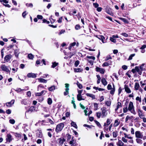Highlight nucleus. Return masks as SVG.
I'll return each mask as SVG.
<instances>
[{
    "label": "nucleus",
    "mask_w": 146,
    "mask_h": 146,
    "mask_svg": "<svg viewBox=\"0 0 146 146\" xmlns=\"http://www.w3.org/2000/svg\"><path fill=\"white\" fill-rule=\"evenodd\" d=\"M58 142L60 144H62L65 141V140L63 138H60L58 139Z\"/></svg>",
    "instance_id": "4be33fe9"
},
{
    "label": "nucleus",
    "mask_w": 146,
    "mask_h": 146,
    "mask_svg": "<svg viewBox=\"0 0 146 146\" xmlns=\"http://www.w3.org/2000/svg\"><path fill=\"white\" fill-rule=\"evenodd\" d=\"M83 126L84 127H87L89 128H91L93 126L92 125L90 126L86 124L84 125Z\"/></svg>",
    "instance_id": "e2e57ef3"
},
{
    "label": "nucleus",
    "mask_w": 146,
    "mask_h": 146,
    "mask_svg": "<svg viewBox=\"0 0 146 146\" xmlns=\"http://www.w3.org/2000/svg\"><path fill=\"white\" fill-rule=\"evenodd\" d=\"M80 63V62L78 60L76 61L74 63V65L75 66L77 67L78 65Z\"/></svg>",
    "instance_id": "6e6d98bb"
},
{
    "label": "nucleus",
    "mask_w": 146,
    "mask_h": 146,
    "mask_svg": "<svg viewBox=\"0 0 146 146\" xmlns=\"http://www.w3.org/2000/svg\"><path fill=\"white\" fill-rule=\"evenodd\" d=\"M96 115L98 118H100L101 117V113L100 112H97Z\"/></svg>",
    "instance_id": "8fccbe9b"
},
{
    "label": "nucleus",
    "mask_w": 146,
    "mask_h": 146,
    "mask_svg": "<svg viewBox=\"0 0 146 146\" xmlns=\"http://www.w3.org/2000/svg\"><path fill=\"white\" fill-rule=\"evenodd\" d=\"M122 140L124 143H126L127 142V140L124 137H123L122 138Z\"/></svg>",
    "instance_id": "338daca9"
},
{
    "label": "nucleus",
    "mask_w": 146,
    "mask_h": 146,
    "mask_svg": "<svg viewBox=\"0 0 146 146\" xmlns=\"http://www.w3.org/2000/svg\"><path fill=\"white\" fill-rule=\"evenodd\" d=\"M109 66L107 62H104L103 64H102V66L103 67L105 66Z\"/></svg>",
    "instance_id": "4d7b16f0"
},
{
    "label": "nucleus",
    "mask_w": 146,
    "mask_h": 146,
    "mask_svg": "<svg viewBox=\"0 0 146 146\" xmlns=\"http://www.w3.org/2000/svg\"><path fill=\"white\" fill-rule=\"evenodd\" d=\"M107 12L108 13L111 15H113V13L112 11H111V9H110V10H108V11H107Z\"/></svg>",
    "instance_id": "a18cd8bd"
},
{
    "label": "nucleus",
    "mask_w": 146,
    "mask_h": 146,
    "mask_svg": "<svg viewBox=\"0 0 146 146\" xmlns=\"http://www.w3.org/2000/svg\"><path fill=\"white\" fill-rule=\"evenodd\" d=\"M124 89L125 91L128 94L130 93L131 92V91L130 88L128 87V86L125 85L124 86Z\"/></svg>",
    "instance_id": "2eb2a0df"
},
{
    "label": "nucleus",
    "mask_w": 146,
    "mask_h": 146,
    "mask_svg": "<svg viewBox=\"0 0 146 146\" xmlns=\"http://www.w3.org/2000/svg\"><path fill=\"white\" fill-rule=\"evenodd\" d=\"M52 65L51 66V67L54 68L58 65V63L56 62H52Z\"/></svg>",
    "instance_id": "c756f323"
},
{
    "label": "nucleus",
    "mask_w": 146,
    "mask_h": 146,
    "mask_svg": "<svg viewBox=\"0 0 146 146\" xmlns=\"http://www.w3.org/2000/svg\"><path fill=\"white\" fill-rule=\"evenodd\" d=\"M46 131L48 132L47 133V135L50 138H51L52 136L51 133H52L54 130L51 129H46Z\"/></svg>",
    "instance_id": "9b49d317"
},
{
    "label": "nucleus",
    "mask_w": 146,
    "mask_h": 146,
    "mask_svg": "<svg viewBox=\"0 0 146 146\" xmlns=\"http://www.w3.org/2000/svg\"><path fill=\"white\" fill-rule=\"evenodd\" d=\"M71 126H73V127L75 128H76V129L77 128H78L77 126L76 123L75 122H74L73 121H72V122L71 123Z\"/></svg>",
    "instance_id": "72a5a7b5"
},
{
    "label": "nucleus",
    "mask_w": 146,
    "mask_h": 146,
    "mask_svg": "<svg viewBox=\"0 0 146 146\" xmlns=\"http://www.w3.org/2000/svg\"><path fill=\"white\" fill-rule=\"evenodd\" d=\"M111 103L110 101H108L106 102L105 104L108 106H110L111 105Z\"/></svg>",
    "instance_id": "c03bdc74"
},
{
    "label": "nucleus",
    "mask_w": 146,
    "mask_h": 146,
    "mask_svg": "<svg viewBox=\"0 0 146 146\" xmlns=\"http://www.w3.org/2000/svg\"><path fill=\"white\" fill-rule=\"evenodd\" d=\"M140 87V86L139 84L137 82H136L135 83L134 88L135 90H137L139 89Z\"/></svg>",
    "instance_id": "b1692460"
},
{
    "label": "nucleus",
    "mask_w": 146,
    "mask_h": 146,
    "mask_svg": "<svg viewBox=\"0 0 146 146\" xmlns=\"http://www.w3.org/2000/svg\"><path fill=\"white\" fill-rule=\"evenodd\" d=\"M77 85L78 87L80 89L82 88L83 86L80 83L78 82H77Z\"/></svg>",
    "instance_id": "79ce46f5"
},
{
    "label": "nucleus",
    "mask_w": 146,
    "mask_h": 146,
    "mask_svg": "<svg viewBox=\"0 0 146 146\" xmlns=\"http://www.w3.org/2000/svg\"><path fill=\"white\" fill-rule=\"evenodd\" d=\"M62 17H61L59 18L58 20L57 21L59 23H61L62 22Z\"/></svg>",
    "instance_id": "69168bd1"
},
{
    "label": "nucleus",
    "mask_w": 146,
    "mask_h": 146,
    "mask_svg": "<svg viewBox=\"0 0 146 146\" xmlns=\"http://www.w3.org/2000/svg\"><path fill=\"white\" fill-rule=\"evenodd\" d=\"M136 100L137 101H138L140 102L141 101V98L139 96H137L136 98Z\"/></svg>",
    "instance_id": "5fc2aeb1"
},
{
    "label": "nucleus",
    "mask_w": 146,
    "mask_h": 146,
    "mask_svg": "<svg viewBox=\"0 0 146 146\" xmlns=\"http://www.w3.org/2000/svg\"><path fill=\"white\" fill-rule=\"evenodd\" d=\"M135 135L136 137L140 139H142L143 135L142 133L140 131H137L135 132Z\"/></svg>",
    "instance_id": "0eeeda50"
},
{
    "label": "nucleus",
    "mask_w": 146,
    "mask_h": 146,
    "mask_svg": "<svg viewBox=\"0 0 146 146\" xmlns=\"http://www.w3.org/2000/svg\"><path fill=\"white\" fill-rule=\"evenodd\" d=\"M80 26L78 24L76 25L75 26V29L76 30H78L80 29Z\"/></svg>",
    "instance_id": "603ef678"
},
{
    "label": "nucleus",
    "mask_w": 146,
    "mask_h": 146,
    "mask_svg": "<svg viewBox=\"0 0 146 146\" xmlns=\"http://www.w3.org/2000/svg\"><path fill=\"white\" fill-rule=\"evenodd\" d=\"M101 82L103 85H104V86H106L107 84V82L106 81V79L104 78H103L102 79Z\"/></svg>",
    "instance_id": "a878e982"
},
{
    "label": "nucleus",
    "mask_w": 146,
    "mask_h": 146,
    "mask_svg": "<svg viewBox=\"0 0 146 146\" xmlns=\"http://www.w3.org/2000/svg\"><path fill=\"white\" fill-rule=\"evenodd\" d=\"M86 95L92 98V100L95 99V96L94 95L92 94L86 93Z\"/></svg>",
    "instance_id": "5701e85b"
},
{
    "label": "nucleus",
    "mask_w": 146,
    "mask_h": 146,
    "mask_svg": "<svg viewBox=\"0 0 146 146\" xmlns=\"http://www.w3.org/2000/svg\"><path fill=\"white\" fill-rule=\"evenodd\" d=\"M28 58L30 59H33L34 58L33 55L31 54H28Z\"/></svg>",
    "instance_id": "37998d69"
},
{
    "label": "nucleus",
    "mask_w": 146,
    "mask_h": 146,
    "mask_svg": "<svg viewBox=\"0 0 146 146\" xmlns=\"http://www.w3.org/2000/svg\"><path fill=\"white\" fill-rule=\"evenodd\" d=\"M111 121L112 120L111 119L108 118L107 119L106 122L104 123V126H108Z\"/></svg>",
    "instance_id": "aec40b11"
},
{
    "label": "nucleus",
    "mask_w": 146,
    "mask_h": 146,
    "mask_svg": "<svg viewBox=\"0 0 146 146\" xmlns=\"http://www.w3.org/2000/svg\"><path fill=\"white\" fill-rule=\"evenodd\" d=\"M98 38L101 40L102 42L103 43H105L106 42V39L105 40V38L104 36L102 35L99 36L98 37Z\"/></svg>",
    "instance_id": "f3484780"
},
{
    "label": "nucleus",
    "mask_w": 146,
    "mask_h": 146,
    "mask_svg": "<svg viewBox=\"0 0 146 146\" xmlns=\"http://www.w3.org/2000/svg\"><path fill=\"white\" fill-rule=\"evenodd\" d=\"M9 122L10 123L12 124H14L15 123V121L13 119H10L9 120Z\"/></svg>",
    "instance_id": "864d4df0"
},
{
    "label": "nucleus",
    "mask_w": 146,
    "mask_h": 146,
    "mask_svg": "<svg viewBox=\"0 0 146 146\" xmlns=\"http://www.w3.org/2000/svg\"><path fill=\"white\" fill-rule=\"evenodd\" d=\"M113 136L114 138H116L117 135V132L116 131H114L112 133Z\"/></svg>",
    "instance_id": "ea45409f"
},
{
    "label": "nucleus",
    "mask_w": 146,
    "mask_h": 146,
    "mask_svg": "<svg viewBox=\"0 0 146 146\" xmlns=\"http://www.w3.org/2000/svg\"><path fill=\"white\" fill-rule=\"evenodd\" d=\"M69 143L71 145V146H77L78 144L76 143V140H71L70 141Z\"/></svg>",
    "instance_id": "4468645a"
},
{
    "label": "nucleus",
    "mask_w": 146,
    "mask_h": 146,
    "mask_svg": "<svg viewBox=\"0 0 146 146\" xmlns=\"http://www.w3.org/2000/svg\"><path fill=\"white\" fill-rule=\"evenodd\" d=\"M94 106L96 110H97L98 109V106L97 104L96 103H94Z\"/></svg>",
    "instance_id": "052dcab7"
},
{
    "label": "nucleus",
    "mask_w": 146,
    "mask_h": 146,
    "mask_svg": "<svg viewBox=\"0 0 146 146\" xmlns=\"http://www.w3.org/2000/svg\"><path fill=\"white\" fill-rule=\"evenodd\" d=\"M37 17L38 19H43V17L41 15H38Z\"/></svg>",
    "instance_id": "774afa93"
},
{
    "label": "nucleus",
    "mask_w": 146,
    "mask_h": 146,
    "mask_svg": "<svg viewBox=\"0 0 146 146\" xmlns=\"http://www.w3.org/2000/svg\"><path fill=\"white\" fill-rule=\"evenodd\" d=\"M14 102L15 100H12L11 102L6 103V104L7 106L10 107H11L12 104H14Z\"/></svg>",
    "instance_id": "a211bd4d"
},
{
    "label": "nucleus",
    "mask_w": 146,
    "mask_h": 146,
    "mask_svg": "<svg viewBox=\"0 0 146 146\" xmlns=\"http://www.w3.org/2000/svg\"><path fill=\"white\" fill-rule=\"evenodd\" d=\"M128 111V109L127 108V107H126L125 108H123V112L124 113H126Z\"/></svg>",
    "instance_id": "0e129e2a"
},
{
    "label": "nucleus",
    "mask_w": 146,
    "mask_h": 146,
    "mask_svg": "<svg viewBox=\"0 0 146 146\" xmlns=\"http://www.w3.org/2000/svg\"><path fill=\"white\" fill-rule=\"evenodd\" d=\"M26 5L27 7H29L31 8L33 7V4L31 3H26Z\"/></svg>",
    "instance_id": "de8ad7c7"
},
{
    "label": "nucleus",
    "mask_w": 146,
    "mask_h": 146,
    "mask_svg": "<svg viewBox=\"0 0 146 146\" xmlns=\"http://www.w3.org/2000/svg\"><path fill=\"white\" fill-rule=\"evenodd\" d=\"M101 110L102 111V117L104 118L106 117L108 114L107 113L108 110H106V108L105 107H103L101 108Z\"/></svg>",
    "instance_id": "7ed1b4c3"
},
{
    "label": "nucleus",
    "mask_w": 146,
    "mask_h": 146,
    "mask_svg": "<svg viewBox=\"0 0 146 146\" xmlns=\"http://www.w3.org/2000/svg\"><path fill=\"white\" fill-rule=\"evenodd\" d=\"M12 56L11 54L6 55L4 58V63L9 62L12 57Z\"/></svg>",
    "instance_id": "423d86ee"
},
{
    "label": "nucleus",
    "mask_w": 146,
    "mask_h": 146,
    "mask_svg": "<svg viewBox=\"0 0 146 146\" xmlns=\"http://www.w3.org/2000/svg\"><path fill=\"white\" fill-rule=\"evenodd\" d=\"M0 2L2 3L3 2L5 3H8V1L7 0H0Z\"/></svg>",
    "instance_id": "bf43d9fd"
},
{
    "label": "nucleus",
    "mask_w": 146,
    "mask_h": 146,
    "mask_svg": "<svg viewBox=\"0 0 146 146\" xmlns=\"http://www.w3.org/2000/svg\"><path fill=\"white\" fill-rule=\"evenodd\" d=\"M77 100L78 101H80L81 100H84V99L82 98V96L81 95H77Z\"/></svg>",
    "instance_id": "7c9ffc66"
},
{
    "label": "nucleus",
    "mask_w": 146,
    "mask_h": 146,
    "mask_svg": "<svg viewBox=\"0 0 146 146\" xmlns=\"http://www.w3.org/2000/svg\"><path fill=\"white\" fill-rule=\"evenodd\" d=\"M121 35L126 37H127L128 36V35L126 33H122L121 34Z\"/></svg>",
    "instance_id": "680f3d73"
},
{
    "label": "nucleus",
    "mask_w": 146,
    "mask_h": 146,
    "mask_svg": "<svg viewBox=\"0 0 146 146\" xmlns=\"http://www.w3.org/2000/svg\"><path fill=\"white\" fill-rule=\"evenodd\" d=\"M135 54H131L128 59V60H131L132 59L133 57L135 56Z\"/></svg>",
    "instance_id": "e433bc0d"
},
{
    "label": "nucleus",
    "mask_w": 146,
    "mask_h": 146,
    "mask_svg": "<svg viewBox=\"0 0 146 146\" xmlns=\"http://www.w3.org/2000/svg\"><path fill=\"white\" fill-rule=\"evenodd\" d=\"M35 110V108L34 106H31L30 108L26 112V113H31L32 112L34 111Z\"/></svg>",
    "instance_id": "ddd939ff"
},
{
    "label": "nucleus",
    "mask_w": 146,
    "mask_h": 146,
    "mask_svg": "<svg viewBox=\"0 0 146 146\" xmlns=\"http://www.w3.org/2000/svg\"><path fill=\"white\" fill-rule=\"evenodd\" d=\"M136 141L137 143L138 144H141L142 143V140L139 138H137L136 139Z\"/></svg>",
    "instance_id": "473e14b6"
},
{
    "label": "nucleus",
    "mask_w": 146,
    "mask_h": 146,
    "mask_svg": "<svg viewBox=\"0 0 146 146\" xmlns=\"http://www.w3.org/2000/svg\"><path fill=\"white\" fill-rule=\"evenodd\" d=\"M121 103L120 102H118L117 104V107L115 109V111H116L119 108L121 107Z\"/></svg>",
    "instance_id": "bb28decb"
},
{
    "label": "nucleus",
    "mask_w": 146,
    "mask_h": 146,
    "mask_svg": "<svg viewBox=\"0 0 146 146\" xmlns=\"http://www.w3.org/2000/svg\"><path fill=\"white\" fill-rule=\"evenodd\" d=\"M112 59V57L110 55H108L106 58L105 60L107 61L109 60H110Z\"/></svg>",
    "instance_id": "49530a36"
},
{
    "label": "nucleus",
    "mask_w": 146,
    "mask_h": 146,
    "mask_svg": "<svg viewBox=\"0 0 146 146\" xmlns=\"http://www.w3.org/2000/svg\"><path fill=\"white\" fill-rule=\"evenodd\" d=\"M107 89L108 90H111L110 93L111 94H113L115 91V88L114 85L113 84V87L112 88V86L110 84H108L107 86Z\"/></svg>",
    "instance_id": "20e7f679"
},
{
    "label": "nucleus",
    "mask_w": 146,
    "mask_h": 146,
    "mask_svg": "<svg viewBox=\"0 0 146 146\" xmlns=\"http://www.w3.org/2000/svg\"><path fill=\"white\" fill-rule=\"evenodd\" d=\"M36 135L39 138H41L42 137L43 135L41 129H39L36 131Z\"/></svg>",
    "instance_id": "6e6552de"
},
{
    "label": "nucleus",
    "mask_w": 146,
    "mask_h": 146,
    "mask_svg": "<svg viewBox=\"0 0 146 146\" xmlns=\"http://www.w3.org/2000/svg\"><path fill=\"white\" fill-rule=\"evenodd\" d=\"M13 139L12 136L10 134H9L7 135L6 138L7 141L10 142Z\"/></svg>",
    "instance_id": "9d476101"
},
{
    "label": "nucleus",
    "mask_w": 146,
    "mask_h": 146,
    "mask_svg": "<svg viewBox=\"0 0 146 146\" xmlns=\"http://www.w3.org/2000/svg\"><path fill=\"white\" fill-rule=\"evenodd\" d=\"M1 68L2 71L7 73H10V70L9 69L7 66L5 64H2L1 66Z\"/></svg>",
    "instance_id": "39448f33"
},
{
    "label": "nucleus",
    "mask_w": 146,
    "mask_h": 146,
    "mask_svg": "<svg viewBox=\"0 0 146 146\" xmlns=\"http://www.w3.org/2000/svg\"><path fill=\"white\" fill-rule=\"evenodd\" d=\"M15 137H18L19 138H21V134L20 133H15Z\"/></svg>",
    "instance_id": "a19ab883"
},
{
    "label": "nucleus",
    "mask_w": 146,
    "mask_h": 146,
    "mask_svg": "<svg viewBox=\"0 0 146 146\" xmlns=\"http://www.w3.org/2000/svg\"><path fill=\"white\" fill-rule=\"evenodd\" d=\"M110 40L111 42L114 43L116 42V40L114 38H113L112 37H111L110 38Z\"/></svg>",
    "instance_id": "09e8293b"
},
{
    "label": "nucleus",
    "mask_w": 146,
    "mask_h": 146,
    "mask_svg": "<svg viewBox=\"0 0 146 146\" xmlns=\"http://www.w3.org/2000/svg\"><path fill=\"white\" fill-rule=\"evenodd\" d=\"M128 109L129 110L134 114H136L135 111L134 110V108L133 103L132 102H130L129 104Z\"/></svg>",
    "instance_id": "f257e3e1"
},
{
    "label": "nucleus",
    "mask_w": 146,
    "mask_h": 146,
    "mask_svg": "<svg viewBox=\"0 0 146 146\" xmlns=\"http://www.w3.org/2000/svg\"><path fill=\"white\" fill-rule=\"evenodd\" d=\"M21 104H22L27 105L28 104L27 101L25 99H23L21 100Z\"/></svg>",
    "instance_id": "c85d7f7f"
},
{
    "label": "nucleus",
    "mask_w": 146,
    "mask_h": 146,
    "mask_svg": "<svg viewBox=\"0 0 146 146\" xmlns=\"http://www.w3.org/2000/svg\"><path fill=\"white\" fill-rule=\"evenodd\" d=\"M74 72H80L83 71V69L80 68H75L74 69Z\"/></svg>",
    "instance_id": "2f4dec72"
},
{
    "label": "nucleus",
    "mask_w": 146,
    "mask_h": 146,
    "mask_svg": "<svg viewBox=\"0 0 146 146\" xmlns=\"http://www.w3.org/2000/svg\"><path fill=\"white\" fill-rule=\"evenodd\" d=\"M102 137H104V135L103 133V131H102L101 132V135H100V139H102Z\"/></svg>",
    "instance_id": "13d9d810"
},
{
    "label": "nucleus",
    "mask_w": 146,
    "mask_h": 146,
    "mask_svg": "<svg viewBox=\"0 0 146 146\" xmlns=\"http://www.w3.org/2000/svg\"><path fill=\"white\" fill-rule=\"evenodd\" d=\"M47 103L49 105H51L52 104V100L51 98H48V99Z\"/></svg>",
    "instance_id": "4c0bfd02"
},
{
    "label": "nucleus",
    "mask_w": 146,
    "mask_h": 146,
    "mask_svg": "<svg viewBox=\"0 0 146 146\" xmlns=\"http://www.w3.org/2000/svg\"><path fill=\"white\" fill-rule=\"evenodd\" d=\"M38 80L39 82L43 83H46L47 81V80L41 78H38Z\"/></svg>",
    "instance_id": "393cba45"
},
{
    "label": "nucleus",
    "mask_w": 146,
    "mask_h": 146,
    "mask_svg": "<svg viewBox=\"0 0 146 146\" xmlns=\"http://www.w3.org/2000/svg\"><path fill=\"white\" fill-rule=\"evenodd\" d=\"M65 91L64 92V96H66L69 94V84H65Z\"/></svg>",
    "instance_id": "1a4fd4ad"
},
{
    "label": "nucleus",
    "mask_w": 146,
    "mask_h": 146,
    "mask_svg": "<svg viewBox=\"0 0 146 146\" xmlns=\"http://www.w3.org/2000/svg\"><path fill=\"white\" fill-rule=\"evenodd\" d=\"M96 71L99 72L100 73L103 74L104 73L105 70L102 68H100L97 67L96 68Z\"/></svg>",
    "instance_id": "f8f14e48"
},
{
    "label": "nucleus",
    "mask_w": 146,
    "mask_h": 146,
    "mask_svg": "<svg viewBox=\"0 0 146 146\" xmlns=\"http://www.w3.org/2000/svg\"><path fill=\"white\" fill-rule=\"evenodd\" d=\"M55 89V86H53L49 87L48 88V90L50 91H52Z\"/></svg>",
    "instance_id": "f704fd0d"
},
{
    "label": "nucleus",
    "mask_w": 146,
    "mask_h": 146,
    "mask_svg": "<svg viewBox=\"0 0 146 146\" xmlns=\"http://www.w3.org/2000/svg\"><path fill=\"white\" fill-rule=\"evenodd\" d=\"M120 19L125 23H128V21L125 18H120Z\"/></svg>",
    "instance_id": "58836bf2"
},
{
    "label": "nucleus",
    "mask_w": 146,
    "mask_h": 146,
    "mask_svg": "<svg viewBox=\"0 0 146 146\" xmlns=\"http://www.w3.org/2000/svg\"><path fill=\"white\" fill-rule=\"evenodd\" d=\"M133 117L132 116H129L128 115L127 116L125 120V121L126 122H127L128 121L129 119L130 120Z\"/></svg>",
    "instance_id": "c9c22d12"
},
{
    "label": "nucleus",
    "mask_w": 146,
    "mask_h": 146,
    "mask_svg": "<svg viewBox=\"0 0 146 146\" xmlns=\"http://www.w3.org/2000/svg\"><path fill=\"white\" fill-rule=\"evenodd\" d=\"M117 144L118 146H127L126 145L124 144V143L120 140H119Z\"/></svg>",
    "instance_id": "412c9836"
},
{
    "label": "nucleus",
    "mask_w": 146,
    "mask_h": 146,
    "mask_svg": "<svg viewBox=\"0 0 146 146\" xmlns=\"http://www.w3.org/2000/svg\"><path fill=\"white\" fill-rule=\"evenodd\" d=\"M135 69L136 70V71H137L139 74L141 75L142 74L141 71L138 66L135 67Z\"/></svg>",
    "instance_id": "cd10ccee"
},
{
    "label": "nucleus",
    "mask_w": 146,
    "mask_h": 146,
    "mask_svg": "<svg viewBox=\"0 0 146 146\" xmlns=\"http://www.w3.org/2000/svg\"><path fill=\"white\" fill-rule=\"evenodd\" d=\"M64 126V124L63 123H61L57 125L55 129L56 133H59L62 129Z\"/></svg>",
    "instance_id": "f03ea898"
},
{
    "label": "nucleus",
    "mask_w": 146,
    "mask_h": 146,
    "mask_svg": "<svg viewBox=\"0 0 146 146\" xmlns=\"http://www.w3.org/2000/svg\"><path fill=\"white\" fill-rule=\"evenodd\" d=\"M27 76L29 78H35L36 77V75L34 73H29L27 74Z\"/></svg>",
    "instance_id": "6ab92c4d"
},
{
    "label": "nucleus",
    "mask_w": 146,
    "mask_h": 146,
    "mask_svg": "<svg viewBox=\"0 0 146 146\" xmlns=\"http://www.w3.org/2000/svg\"><path fill=\"white\" fill-rule=\"evenodd\" d=\"M120 121L118 119H117L115 120L114 123L113 124L114 127H116L117 126L120 124Z\"/></svg>",
    "instance_id": "dca6fc26"
},
{
    "label": "nucleus",
    "mask_w": 146,
    "mask_h": 146,
    "mask_svg": "<svg viewBox=\"0 0 146 146\" xmlns=\"http://www.w3.org/2000/svg\"><path fill=\"white\" fill-rule=\"evenodd\" d=\"M94 121L95 123L98 126L100 127H101V125L99 122H98V121L96 120H95Z\"/></svg>",
    "instance_id": "3c124183"
}]
</instances>
